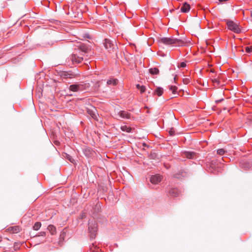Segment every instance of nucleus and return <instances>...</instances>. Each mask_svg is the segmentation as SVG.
I'll list each match as a JSON object with an SVG mask.
<instances>
[{
  "label": "nucleus",
  "instance_id": "obj_1",
  "mask_svg": "<svg viewBox=\"0 0 252 252\" xmlns=\"http://www.w3.org/2000/svg\"><path fill=\"white\" fill-rule=\"evenodd\" d=\"M158 41L159 43H162L166 45L182 46L184 44V42L182 40L173 37H161L158 39Z\"/></svg>",
  "mask_w": 252,
  "mask_h": 252
},
{
  "label": "nucleus",
  "instance_id": "obj_2",
  "mask_svg": "<svg viewBox=\"0 0 252 252\" xmlns=\"http://www.w3.org/2000/svg\"><path fill=\"white\" fill-rule=\"evenodd\" d=\"M88 230L90 238L94 239L97 234V224L94 219L89 220Z\"/></svg>",
  "mask_w": 252,
  "mask_h": 252
},
{
  "label": "nucleus",
  "instance_id": "obj_3",
  "mask_svg": "<svg viewBox=\"0 0 252 252\" xmlns=\"http://www.w3.org/2000/svg\"><path fill=\"white\" fill-rule=\"evenodd\" d=\"M224 21L226 22L227 29L229 30L236 33H240L241 32V28L239 23H235L230 19H225Z\"/></svg>",
  "mask_w": 252,
  "mask_h": 252
},
{
  "label": "nucleus",
  "instance_id": "obj_4",
  "mask_svg": "<svg viewBox=\"0 0 252 252\" xmlns=\"http://www.w3.org/2000/svg\"><path fill=\"white\" fill-rule=\"evenodd\" d=\"M87 84L84 82L76 83L70 85L68 88L69 90L73 92H82L86 90Z\"/></svg>",
  "mask_w": 252,
  "mask_h": 252
},
{
  "label": "nucleus",
  "instance_id": "obj_5",
  "mask_svg": "<svg viewBox=\"0 0 252 252\" xmlns=\"http://www.w3.org/2000/svg\"><path fill=\"white\" fill-rule=\"evenodd\" d=\"M70 60L74 64L80 63L83 60V54H80L78 53V51L75 50L70 57Z\"/></svg>",
  "mask_w": 252,
  "mask_h": 252
},
{
  "label": "nucleus",
  "instance_id": "obj_6",
  "mask_svg": "<svg viewBox=\"0 0 252 252\" xmlns=\"http://www.w3.org/2000/svg\"><path fill=\"white\" fill-rule=\"evenodd\" d=\"M103 44L105 48L110 52L113 51L114 49L115 48V46L113 41L109 39L105 38L104 40Z\"/></svg>",
  "mask_w": 252,
  "mask_h": 252
},
{
  "label": "nucleus",
  "instance_id": "obj_7",
  "mask_svg": "<svg viewBox=\"0 0 252 252\" xmlns=\"http://www.w3.org/2000/svg\"><path fill=\"white\" fill-rule=\"evenodd\" d=\"M182 156L188 159H195L196 158L197 154L194 152L184 151L182 153Z\"/></svg>",
  "mask_w": 252,
  "mask_h": 252
},
{
  "label": "nucleus",
  "instance_id": "obj_8",
  "mask_svg": "<svg viewBox=\"0 0 252 252\" xmlns=\"http://www.w3.org/2000/svg\"><path fill=\"white\" fill-rule=\"evenodd\" d=\"M78 46L79 48L78 50H75V51H78V53L80 54H82L83 56L90 50L89 47L84 44H80Z\"/></svg>",
  "mask_w": 252,
  "mask_h": 252
},
{
  "label": "nucleus",
  "instance_id": "obj_9",
  "mask_svg": "<svg viewBox=\"0 0 252 252\" xmlns=\"http://www.w3.org/2000/svg\"><path fill=\"white\" fill-rule=\"evenodd\" d=\"M162 179V176L159 174H156L151 176L150 181L153 184H158Z\"/></svg>",
  "mask_w": 252,
  "mask_h": 252
},
{
  "label": "nucleus",
  "instance_id": "obj_10",
  "mask_svg": "<svg viewBox=\"0 0 252 252\" xmlns=\"http://www.w3.org/2000/svg\"><path fill=\"white\" fill-rule=\"evenodd\" d=\"M187 175V173L186 172H185L183 170H181L179 171L178 172L174 174V178L181 179L182 178L186 177Z\"/></svg>",
  "mask_w": 252,
  "mask_h": 252
},
{
  "label": "nucleus",
  "instance_id": "obj_11",
  "mask_svg": "<svg viewBox=\"0 0 252 252\" xmlns=\"http://www.w3.org/2000/svg\"><path fill=\"white\" fill-rule=\"evenodd\" d=\"M119 116L124 119H130L131 114L125 111H120L118 113Z\"/></svg>",
  "mask_w": 252,
  "mask_h": 252
},
{
  "label": "nucleus",
  "instance_id": "obj_12",
  "mask_svg": "<svg viewBox=\"0 0 252 252\" xmlns=\"http://www.w3.org/2000/svg\"><path fill=\"white\" fill-rule=\"evenodd\" d=\"M190 9V6L189 4H188L187 2H185L183 3L181 7V11L183 13H187L188 12Z\"/></svg>",
  "mask_w": 252,
  "mask_h": 252
},
{
  "label": "nucleus",
  "instance_id": "obj_13",
  "mask_svg": "<svg viewBox=\"0 0 252 252\" xmlns=\"http://www.w3.org/2000/svg\"><path fill=\"white\" fill-rule=\"evenodd\" d=\"M61 77L63 78H72L74 77V74L70 71H64L62 72Z\"/></svg>",
  "mask_w": 252,
  "mask_h": 252
},
{
  "label": "nucleus",
  "instance_id": "obj_14",
  "mask_svg": "<svg viewBox=\"0 0 252 252\" xmlns=\"http://www.w3.org/2000/svg\"><path fill=\"white\" fill-rule=\"evenodd\" d=\"M169 194L173 197H177L179 195V191L177 189H172L169 191Z\"/></svg>",
  "mask_w": 252,
  "mask_h": 252
},
{
  "label": "nucleus",
  "instance_id": "obj_15",
  "mask_svg": "<svg viewBox=\"0 0 252 252\" xmlns=\"http://www.w3.org/2000/svg\"><path fill=\"white\" fill-rule=\"evenodd\" d=\"M118 80L117 79L111 78L107 80V84L109 85L115 86L118 84Z\"/></svg>",
  "mask_w": 252,
  "mask_h": 252
},
{
  "label": "nucleus",
  "instance_id": "obj_16",
  "mask_svg": "<svg viewBox=\"0 0 252 252\" xmlns=\"http://www.w3.org/2000/svg\"><path fill=\"white\" fill-rule=\"evenodd\" d=\"M121 129L123 131L128 132V133L131 132L132 130L131 127H128L126 125L122 126H121Z\"/></svg>",
  "mask_w": 252,
  "mask_h": 252
},
{
  "label": "nucleus",
  "instance_id": "obj_17",
  "mask_svg": "<svg viewBox=\"0 0 252 252\" xmlns=\"http://www.w3.org/2000/svg\"><path fill=\"white\" fill-rule=\"evenodd\" d=\"M149 72L152 75H157L159 73V70L156 67L151 68L149 69Z\"/></svg>",
  "mask_w": 252,
  "mask_h": 252
},
{
  "label": "nucleus",
  "instance_id": "obj_18",
  "mask_svg": "<svg viewBox=\"0 0 252 252\" xmlns=\"http://www.w3.org/2000/svg\"><path fill=\"white\" fill-rule=\"evenodd\" d=\"M163 92V89L160 87L157 88L155 91V93L159 96L162 94Z\"/></svg>",
  "mask_w": 252,
  "mask_h": 252
},
{
  "label": "nucleus",
  "instance_id": "obj_19",
  "mask_svg": "<svg viewBox=\"0 0 252 252\" xmlns=\"http://www.w3.org/2000/svg\"><path fill=\"white\" fill-rule=\"evenodd\" d=\"M240 164L241 167L246 170H247L250 167V164L246 162H241Z\"/></svg>",
  "mask_w": 252,
  "mask_h": 252
},
{
  "label": "nucleus",
  "instance_id": "obj_20",
  "mask_svg": "<svg viewBox=\"0 0 252 252\" xmlns=\"http://www.w3.org/2000/svg\"><path fill=\"white\" fill-rule=\"evenodd\" d=\"M87 112L91 116V117L93 118V119H95L96 118L97 116H96V115L95 113V112L93 110H91V109H88L87 110Z\"/></svg>",
  "mask_w": 252,
  "mask_h": 252
},
{
  "label": "nucleus",
  "instance_id": "obj_21",
  "mask_svg": "<svg viewBox=\"0 0 252 252\" xmlns=\"http://www.w3.org/2000/svg\"><path fill=\"white\" fill-rule=\"evenodd\" d=\"M48 229L50 230L51 232V233L53 235L56 232V228L53 225H49L48 227Z\"/></svg>",
  "mask_w": 252,
  "mask_h": 252
},
{
  "label": "nucleus",
  "instance_id": "obj_22",
  "mask_svg": "<svg viewBox=\"0 0 252 252\" xmlns=\"http://www.w3.org/2000/svg\"><path fill=\"white\" fill-rule=\"evenodd\" d=\"M41 223L39 222H36L34 223L33 226V229L35 230H38L41 227Z\"/></svg>",
  "mask_w": 252,
  "mask_h": 252
},
{
  "label": "nucleus",
  "instance_id": "obj_23",
  "mask_svg": "<svg viewBox=\"0 0 252 252\" xmlns=\"http://www.w3.org/2000/svg\"><path fill=\"white\" fill-rule=\"evenodd\" d=\"M10 228L12 233H17L20 231V227L18 226L11 227Z\"/></svg>",
  "mask_w": 252,
  "mask_h": 252
},
{
  "label": "nucleus",
  "instance_id": "obj_24",
  "mask_svg": "<svg viewBox=\"0 0 252 252\" xmlns=\"http://www.w3.org/2000/svg\"><path fill=\"white\" fill-rule=\"evenodd\" d=\"M212 82L215 85H216L217 86L220 85V82L218 78L214 77L212 78Z\"/></svg>",
  "mask_w": 252,
  "mask_h": 252
},
{
  "label": "nucleus",
  "instance_id": "obj_25",
  "mask_svg": "<svg viewBox=\"0 0 252 252\" xmlns=\"http://www.w3.org/2000/svg\"><path fill=\"white\" fill-rule=\"evenodd\" d=\"M225 153V151L224 150V149H218L217 151V154H218L220 156L223 155V154H224Z\"/></svg>",
  "mask_w": 252,
  "mask_h": 252
},
{
  "label": "nucleus",
  "instance_id": "obj_26",
  "mask_svg": "<svg viewBox=\"0 0 252 252\" xmlns=\"http://www.w3.org/2000/svg\"><path fill=\"white\" fill-rule=\"evenodd\" d=\"M170 90L172 91L173 94H175L177 90V87L175 86H171Z\"/></svg>",
  "mask_w": 252,
  "mask_h": 252
},
{
  "label": "nucleus",
  "instance_id": "obj_27",
  "mask_svg": "<svg viewBox=\"0 0 252 252\" xmlns=\"http://www.w3.org/2000/svg\"><path fill=\"white\" fill-rule=\"evenodd\" d=\"M246 52L251 53L252 52V46H247L245 47Z\"/></svg>",
  "mask_w": 252,
  "mask_h": 252
},
{
  "label": "nucleus",
  "instance_id": "obj_28",
  "mask_svg": "<svg viewBox=\"0 0 252 252\" xmlns=\"http://www.w3.org/2000/svg\"><path fill=\"white\" fill-rule=\"evenodd\" d=\"M66 158L68 160H69L70 162H71L72 163H74V161H75L74 159L72 158V157L68 154H66Z\"/></svg>",
  "mask_w": 252,
  "mask_h": 252
},
{
  "label": "nucleus",
  "instance_id": "obj_29",
  "mask_svg": "<svg viewBox=\"0 0 252 252\" xmlns=\"http://www.w3.org/2000/svg\"><path fill=\"white\" fill-rule=\"evenodd\" d=\"M187 64L185 62H182L179 64L178 65V67L179 68H184L186 67Z\"/></svg>",
  "mask_w": 252,
  "mask_h": 252
},
{
  "label": "nucleus",
  "instance_id": "obj_30",
  "mask_svg": "<svg viewBox=\"0 0 252 252\" xmlns=\"http://www.w3.org/2000/svg\"><path fill=\"white\" fill-rule=\"evenodd\" d=\"M140 91L141 94L144 93L146 91V88L145 86H143L140 89Z\"/></svg>",
  "mask_w": 252,
  "mask_h": 252
},
{
  "label": "nucleus",
  "instance_id": "obj_31",
  "mask_svg": "<svg viewBox=\"0 0 252 252\" xmlns=\"http://www.w3.org/2000/svg\"><path fill=\"white\" fill-rule=\"evenodd\" d=\"M169 133L170 135L173 136L175 135V131L173 129H170L169 131Z\"/></svg>",
  "mask_w": 252,
  "mask_h": 252
},
{
  "label": "nucleus",
  "instance_id": "obj_32",
  "mask_svg": "<svg viewBox=\"0 0 252 252\" xmlns=\"http://www.w3.org/2000/svg\"><path fill=\"white\" fill-rule=\"evenodd\" d=\"M45 232H44V231H42V232H40L39 233V235H36L35 236H45Z\"/></svg>",
  "mask_w": 252,
  "mask_h": 252
},
{
  "label": "nucleus",
  "instance_id": "obj_33",
  "mask_svg": "<svg viewBox=\"0 0 252 252\" xmlns=\"http://www.w3.org/2000/svg\"><path fill=\"white\" fill-rule=\"evenodd\" d=\"M183 82L185 84H188L189 82V80L188 79H185L183 80Z\"/></svg>",
  "mask_w": 252,
  "mask_h": 252
},
{
  "label": "nucleus",
  "instance_id": "obj_34",
  "mask_svg": "<svg viewBox=\"0 0 252 252\" xmlns=\"http://www.w3.org/2000/svg\"><path fill=\"white\" fill-rule=\"evenodd\" d=\"M222 100H223V99H219V100H216V103H220L221 101H222Z\"/></svg>",
  "mask_w": 252,
  "mask_h": 252
},
{
  "label": "nucleus",
  "instance_id": "obj_35",
  "mask_svg": "<svg viewBox=\"0 0 252 252\" xmlns=\"http://www.w3.org/2000/svg\"><path fill=\"white\" fill-rule=\"evenodd\" d=\"M143 86H141L139 84H137L136 85V88L138 89V90H140V89Z\"/></svg>",
  "mask_w": 252,
  "mask_h": 252
},
{
  "label": "nucleus",
  "instance_id": "obj_36",
  "mask_svg": "<svg viewBox=\"0 0 252 252\" xmlns=\"http://www.w3.org/2000/svg\"><path fill=\"white\" fill-rule=\"evenodd\" d=\"M143 86H141L139 84H137L136 85V88L138 89V90H140V89Z\"/></svg>",
  "mask_w": 252,
  "mask_h": 252
},
{
  "label": "nucleus",
  "instance_id": "obj_37",
  "mask_svg": "<svg viewBox=\"0 0 252 252\" xmlns=\"http://www.w3.org/2000/svg\"><path fill=\"white\" fill-rule=\"evenodd\" d=\"M176 76H175L174 78V79L175 81L176 80Z\"/></svg>",
  "mask_w": 252,
  "mask_h": 252
},
{
  "label": "nucleus",
  "instance_id": "obj_38",
  "mask_svg": "<svg viewBox=\"0 0 252 252\" xmlns=\"http://www.w3.org/2000/svg\"><path fill=\"white\" fill-rule=\"evenodd\" d=\"M1 57V55L0 54V58Z\"/></svg>",
  "mask_w": 252,
  "mask_h": 252
}]
</instances>
